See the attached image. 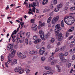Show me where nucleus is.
Masks as SVG:
<instances>
[{
  "label": "nucleus",
  "mask_w": 75,
  "mask_h": 75,
  "mask_svg": "<svg viewBox=\"0 0 75 75\" xmlns=\"http://www.w3.org/2000/svg\"><path fill=\"white\" fill-rule=\"evenodd\" d=\"M24 38H23L21 39V41L22 42H23L24 41Z\"/></svg>",
  "instance_id": "nucleus-57"
},
{
  "label": "nucleus",
  "mask_w": 75,
  "mask_h": 75,
  "mask_svg": "<svg viewBox=\"0 0 75 75\" xmlns=\"http://www.w3.org/2000/svg\"><path fill=\"white\" fill-rule=\"evenodd\" d=\"M1 61H3L4 60V57H3V56H1Z\"/></svg>",
  "instance_id": "nucleus-44"
},
{
  "label": "nucleus",
  "mask_w": 75,
  "mask_h": 75,
  "mask_svg": "<svg viewBox=\"0 0 75 75\" xmlns=\"http://www.w3.org/2000/svg\"><path fill=\"white\" fill-rule=\"evenodd\" d=\"M28 1V0H25L24 2L23 3V5L24 4H28V3H27V1Z\"/></svg>",
  "instance_id": "nucleus-48"
},
{
  "label": "nucleus",
  "mask_w": 75,
  "mask_h": 75,
  "mask_svg": "<svg viewBox=\"0 0 75 75\" xmlns=\"http://www.w3.org/2000/svg\"><path fill=\"white\" fill-rule=\"evenodd\" d=\"M39 23L40 25L41 26V27H42V26H44L45 25V23H42V21H40Z\"/></svg>",
  "instance_id": "nucleus-16"
},
{
  "label": "nucleus",
  "mask_w": 75,
  "mask_h": 75,
  "mask_svg": "<svg viewBox=\"0 0 75 75\" xmlns=\"http://www.w3.org/2000/svg\"><path fill=\"white\" fill-rule=\"evenodd\" d=\"M57 3V0H54L53 1H52L51 2V4L53 5L54 4V5H55Z\"/></svg>",
  "instance_id": "nucleus-25"
},
{
  "label": "nucleus",
  "mask_w": 75,
  "mask_h": 75,
  "mask_svg": "<svg viewBox=\"0 0 75 75\" xmlns=\"http://www.w3.org/2000/svg\"><path fill=\"white\" fill-rule=\"evenodd\" d=\"M33 31H36L37 30V26L35 24H33L32 26Z\"/></svg>",
  "instance_id": "nucleus-6"
},
{
  "label": "nucleus",
  "mask_w": 75,
  "mask_h": 75,
  "mask_svg": "<svg viewBox=\"0 0 75 75\" xmlns=\"http://www.w3.org/2000/svg\"><path fill=\"white\" fill-rule=\"evenodd\" d=\"M64 54L63 53H61L60 54L59 58L60 59H62V58H64Z\"/></svg>",
  "instance_id": "nucleus-29"
},
{
  "label": "nucleus",
  "mask_w": 75,
  "mask_h": 75,
  "mask_svg": "<svg viewBox=\"0 0 75 75\" xmlns=\"http://www.w3.org/2000/svg\"><path fill=\"white\" fill-rule=\"evenodd\" d=\"M61 26L62 27H64V21L62 20L61 22Z\"/></svg>",
  "instance_id": "nucleus-35"
},
{
  "label": "nucleus",
  "mask_w": 75,
  "mask_h": 75,
  "mask_svg": "<svg viewBox=\"0 0 75 75\" xmlns=\"http://www.w3.org/2000/svg\"><path fill=\"white\" fill-rule=\"evenodd\" d=\"M75 46V44H71L69 45L70 48H72L73 47H74Z\"/></svg>",
  "instance_id": "nucleus-42"
},
{
  "label": "nucleus",
  "mask_w": 75,
  "mask_h": 75,
  "mask_svg": "<svg viewBox=\"0 0 75 75\" xmlns=\"http://www.w3.org/2000/svg\"><path fill=\"white\" fill-rule=\"evenodd\" d=\"M54 57L53 55H52L49 57L48 60L50 62H51V61H52L54 59Z\"/></svg>",
  "instance_id": "nucleus-13"
},
{
  "label": "nucleus",
  "mask_w": 75,
  "mask_h": 75,
  "mask_svg": "<svg viewBox=\"0 0 75 75\" xmlns=\"http://www.w3.org/2000/svg\"><path fill=\"white\" fill-rule=\"evenodd\" d=\"M8 64H10L13 61V59H12V58L9 57V56H8Z\"/></svg>",
  "instance_id": "nucleus-19"
},
{
  "label": "nucleus",
  "mask_w": 75,
  "mask_h": 75,
  "mask_svg": "<svg viewBox=\"0 0 75 75\" xmlns=\"http://www.w3.org/2000/svg\"><path fill=\"white\" fill-rule=\"evenodd\" d=\"M27 57V56L25 54L23 55H22V57H21V59H23L24 58H25V57Z\"/></svg>",
  "instance_id": "nucleus-37"
},
{
  "label": "nucleus",
  "mask_w": 75,
  "mask_h": 75,
  "mask_svg": "<svg viewBox=\"0 0 75 75\" xmlns=\"http://www.w3.org/2000/svg\"><path fill=\"white\" fill-rule=\"evenodd\" d=\"M56 68L58 69V68H60V66L59 65H57L56 66Z\"/></svg>",
  "instance_id": "nucleus-54"
},
{
  "label": "nucleus",
  "mask_w": 75,
  "mask_h": 75,
  "mask_svg": "<svg viewBox=\"0 0 75 75\" xmlns=\"http://www.w3.org/2000/svg\"><path fill=\"white\" fill-rule=\"evenodd\" d=\"M13 47V46L11 44H9L7 46V50H11Z\"/></svg>",
  "instance_id": "nucleus-11"
},
{
  "label": "nucleus",
  "mask_w": 75,
  "mask_h": 75,
  "mask_svg": "<svg viewBox=\"0 0 75 75\" xmlns=\"http://www.w3.org/2000/svg\"><path fill=\"white\" fill-rule=\"evenodd\" d=\"M20 38L18 37L16 38V43H18L20 42Z\"/></svg>",
  "instance_id": "nucleus-26"
},
{
  "label": "nucleus",
  "mask_w": 75,
  "mask_h": 75,
  "mask_svg": "<svg viewBox=\"0 0 75 75\" xmlns=\"http://www.w3.org/2000/svg\"><path fill=\"white\" fill-rule=\"evenodd\" d=\"M28 52H27V51H24L23 52V54H27Z\"/></svg>",
  "instance_id": "nucleus-62"
},
{
  "label": "nucleus",
  "mask_w": 75,
  "mask_h": 75,
  "mask_svg": "<svg viewBox=\"0 0 75 75\" xmlns=\"http://www.w3.org/2000/svg\"><path fill=\"white\" fill-rule=\"evenodd\" d=\"M54 11H55V12H57V11H59V8L57 7L54 8Z\"/></svg>",
  "instance_id": "nucleus-34"
},
{
  "label": "nucleus",
  "mask_w": 75,
  "mask_h": 75,
  "mask_svg": "<svg viewBox=\"0 0 75 75\" xmlns=\"http://www.w3.org/2000/svg\"><path fill=\"white\" fill-rule=\"evenodd\" d=\"M37 39V36H34L33 37V39L34 40H36V39Z\"/></svg>",
  "instance_id": "nucleus-45"
},
{
  "label": "nucleus",
  "mask_w": 75,
  "mask_h": 75,
  "mask_svg": "<svg viewBox=\"0 0 75 75\" xmlns=\"http://www.w3.org/2000/svg\"><path fill=\"white\" fill-rule=\"evenodd\" d=\"M57 7L58 8H61L62 7V4H60L58 5Z\"/></svg>",
  "instance_id": "nucleus-38"
},
{
  "label": "nucleus",
  "mask_w": 75,
  "mask_h": 75,
  "mask_svg": "<svg viewBox=\"0 0 75 75\" xmlns=\"http://www.w3.org/2000/svg\"><path fill=\"white\" fill-rule=\"evenodd\" d=\"M24 73V69H22L21 67V69L20 70L19 73L20 74H23Z\"/></svg>",
  "instance_id": "nucleus-27"
},
{
  "label": "nucleus",
  "mask_w": 75,
  "mask_h": 75,
  "mask_svg": "<svg viewBox=\"0 0 75 75\" xmlns=\"http://www.w3.org/2000/svg\"><path fill=\"white\" fill-rule=\"evenodd\" d=\"M34 19H31V23H34Z\"/></svg>",
  "instance_id": "nucleus-55"
},
{
  "label": "nucleus",
  "mask_w": 75,
  "mask_h": 75,
  "mask_svg": "<svg viewBox=\"0 0 75 75\" xmlns=\"http://www.w3.org/2000/svg\"><path fill=\"white\" fill-rule=\"evenodd\" d=\"M16 36H13L12 37V41L13 42H14L15 41H16V38H15Z\"/></svg>",
  "instance_id": "nucleus-30"
},
{
  "label": "nucleus",
  "mask_w": 75,
  "mask_h": 75,
  "mask_svg": "<svg viewBox=\"0 0 75 75\" xmlns=\"http://www.w3.org/2000/svg\"><path fill=\"white\" fill-rule=\"evenodd\" d=\"M41 39H38L35 41L34 43L35 44H38L40 42H41Z\"/></svg>",
  "instance_id": "nucleus-17"
},
{
  "label": "nucleus",
  "mask_w": 75,
  "mask_h": 75,
  "mask_svg": "<svg viewBox=\"0 0 75 75\" xmlns=\"http://www.w3.org/2000/svg\"><path fill=\"white\" fill-rule=\"evenodd\" d=\"M45 68L46 70H50V69H51V67L47 66H46L45 67Z\"/></svg>",
  "instance_id": "nucleus-23"
},
{
  "label": "nucleus",
  "mask_w": 75,
  "mask_h": 75,
  "mask_svg": "<svg viewBox=\"0 0 75 75\" xmlns=\"http://www.w3.org/2000/svg\"><path fill=\"white\" fill-rule=\"evenodd\" d=\"M74 18L70 16H67L64 18L65 23L68 25H71L74 23Z\"/></svg>",
  "instance_id": "nucleus-1"
},
{
  "label": "nucleus",
  "mask_w": 75,
  "mask_h": 75,
  "mask_svg": "<svg viewBox=\"0 0 75 75\" xmlns=\"http://www.w3.org/2000/svg\"><path fill=\"white\" fill-rule=\"evenodd\" d=\"M61 51H64V48L63 47H62L61 48Z\"/></svg>",
  "instance_id": "nucleus-63"
},
{
  "label": "nucleus",
  "mask_w": 75,
  "mask_h": 75,
  "mask_svg": "<svg viewBox=\"0 0 75 75\" xmlns=\"http://www.w3.org/2000/svg\"><path fill=\"white\" fill-rule=\"evenodd\" d=\"M58 51H59V49L58 48H56L55 50V52H57Z\"/></svg>",
  "instance_id": "nucleus-51"
},
{
  "label": "nucleus",
  "mask_w": 75,
  "mask_h": 75,
  "mask_svg": "<svg viewBox=\"0 0 75 75\" xmlns=\"http://www.w3.org/2000/svg\"><path fill=\"white\" fill-rule=\"evenodd\" d=\"M17 55L19 58H21V57L23 55V54L20 52H18L17 53Z\"/></svg>",
  "instance_id": "nucleus-12"
},
{
  "label": "nucleus",
  "mask_w": 75,
  "mask_h": 75,
  "mask_svg": "<svg viewBox=\"0 0 75 75\" xmlns=\"http://www.w3.org/2000/svg\"><path fill=\"white\" fill-rule=\"evenodd\" d=\"M73 52H74V53L75 52V47L73 49Z\"/></svg>",
  "instance_id": "nucleus-64"
},
{
  "label": "nucleus",
  "mask_w": 75,
  "mask_h": 75,
  "mask_svg": "<svg viewBox=\"0 0 75 75\" xmlns=\"http://www.w3.org/2000/svg\"><path fill=\"white\" fill-rule=\"evenodd\" d=\"M59 16H57L54 17L53 19L57 22V21L59 20Z\"/></svg>",
  "instance_id": "nucleus-15"
},
{
  "label": "nucleus",
  "mask_w": 75,
  "mask_h": 75,
  "mask_svg": "<svg viewBox=\"0 0 75 75\" xmlns=\"http://www.w3.org/2000/svg\"><path fill=\"white\" fill-rule=\"evenodd\" d=\"M26 36L28 38H29L30 36V33L29 32H28L26 33Z\"/></svg>",
  "instance_id": "nucleus-33"
},
{
  "label": "nucleus",
  "mask_w": 75,
  "mask_h": 75,
  "mask_svg": "<svg viewBox=\"0 0 75 75\" xmlns=\"http://www.w3.org/2000/svg\"><path fill=\"white\" fill-rule=\"evenodd\" d=\"M68 52H65L64 54V55L65 56H67V55H68Z\"/></svg>",
  "instance_id": "nucleus-58"
},
{
  "label": "nucleus",
  "mask_w": 75,
  "mask_h": 75,
  "mask_svg": "<svg viewBox=\"0 0 75 75\" xmlns=\"http://www.w3.org/2000/svg\"><path fill=\"white\" fill-rule=\"evenodd\" d=\"M52 19V17L51 16H50L47 20V23H49L51 21V19Z\"/></svg>",
  "instance_id": "nucleus-28"
},
{
  "label": "nucleus",
  "mask_w": 75,
  "mask_h": 75,
  "mask_svg": "<svg viewBox=\"0 0 75 75\" xmlns=\"http://www.w3.org/2000/svg\"><path fill=\"white\" fill-rule=\"evenodd\" d=\"M25 41L26 45H28V39L27 38H26Z\"/></svg>",
  "instance_id": "nucleus-40"
},
{
  "label": "nucleus",
  "mask_w": 75,
  "mask_h": 75,
  "mask_svg": "<svg viewBox=\"0 0 75 75\" xmlns=\"http://www.w3.org/2000/svg\"><path fill=\"white\" fill-rule=\"evenodd\" d=\"M45 51V49L44 47H42L40 49L39 51V54L40 55H43Z\"/></svg>",
  "instance_id": "nucleus-4"
},
{
  "label": "nucleus",
  "mask_w": 75,
  "mask_h": 75,
  "mask_svg": "<svg viewBox=\"0 0 75 75\" xmlns=\"http://www.w3.org/2000/svg\"><path fill=\"white\" fill-rule=\"evenodd\" d=\"M17 63V59H15L11 63V66H13V65H14L15 64H16Z\"/></svg>",
  "instance_id": "nucleus-10"
},
{
  "label": "nucleus",
  "mask_w": 75,
  "mask_h": 75,
  "mask_svg": "<svg viewBox=\"0 0 75 75\" xmlns=\"http://www.w3.org/2000/svg\"><path fill=\"white\" fill-rule=\"evenodd\" d=\"M48 0H43L42 2V5H45L48 3Z\"/></svg>",
  "instance_id": "nucleus-22"
},
{
  "label": "nucleus",
  "mask_w": 75,
  "mask_h": 75,
  "mask_svg": "<svg viewBox=\"0 0 75 75\" xmlns=\"http://www.w3.org/2000/svg\"><path fill=\"white\" fill-rule=\"evenodd\" d=\"M62 35L61 33H59L57 35H56V39L57 40H59V39H61V37H62Z\"/></svg>",
  "instance_id": "nucleus-7"
},
{
  "label": "nucleus",
  "mask_w": 75,
  "mask_h": 75,
  "mask_svg": "<svg viewBox=\"0 0 75 75\" xmlns=\"http://www.w3.org/2000/svg\"><path fill=\"white\" fill-rule=\"evenodd\" d=\"M71 10L73 11V10H75V7H71L70 8Z\"/></svg>",
  "instance_id": "nucleus-46"
},
{
  "label": "nucleus",
  "mask_w": 75,
  "mask_h": 75,
  "mask_svg": "<svg viewBox=\"0 0 75 75\" xmlns=\"http://www.w3.org/2000/svg\"><path fill=\"white\" fill-rule=\"evenodd\" d=\"M30 70L29 69H28L27 71L26 72V74H28V73L30 72Z\"/></svg>",
  "instance_id": "nucleus-59"
},
{
  "label": "nucleus",
  "mask_w": 75,
  "mask_h": 75,
  "mask_svg": "<svg viewBox=\"0 0 75 75\" xmlns=\"http://www.w3.org/2000/svg\"><path fill=\"white\" fill-rule=\"evenodd\" d=\"M60 24H57L56 25H55V27L56 29H59V30H61V27H60Z\"/></svg>",
  "instance_id": "nucleus-14"
},
{
  "label": "nucleus",
  "mask_w": 75,
  "mask_h": 75,
  "mask_svg": "<svg viewBox=\"0 0 75 75\" xmlns=\"http://www.w3.org/2000/svg\"><path fill=\"white\" fill-rule=\"evenodd\" d=\"M68 65V67L69 68L70 67H71V63H69Z\"/></svg>",
  "instance_id": "nucleus-50"
},
{
  "label": "nucleus",
  "mask_w": 75,
  "mask_h": 75,
  "mask_svg": "<svg viewBox=\"0 0 75 75\" xmlns=\"http://www.w3.org/2000/svg\"><path fill=\"white\" fill-rule=\"evenodd\" d=\"M69 2H67L66 4V6H69Z\"/></svg>",
  "instance_id": "nucleus-61"
},
{
  "label": "nucleus",
  "mask_w": 75,
  "mask_h": 75,
  "mask_svg": "<svg viewBox=\"0 0 75 75\" xmlns=\"http://www.w3.org/2000/svg\"><path fill=\"white\" fill-rule=\"evenodd\" d=\"M39 34H40V37L42 40H45L47 38V36H44V33L41 30H40L39 31Z\"/></svg>",
  "instance_id": "nucleus-2"
},
{
  "label": "nucleus",
  "mask_w": 75,
  "mask_h": 75,
  "mask_svg": "<svg viewBox=\"0 0 75 75\" xmlns=\"http://www.w3.org/2000/svg\"><path fill=\"white\" fill-rule=\"evenodd\" d=\"M55 35H57V34H59V30L57 29H55Z\"/></svg>",
  "instance_id": "nucleus-21"
},
{
  "label": "nucleus",
  "mask_w": 75,
  "mask_h": 75,
  "mask_svg": "<svg viewBox=\"0 0 75 75\" xmlns=\"http://www.w3.org/2000/svg\"><path fill=\"white\" fill-rule=\"evenodd\" d=\"M45 59V58L44 57H42L41 58V60L42 61H44Z\"/></svg>",
  "instance_id": "nucleus-47"
},
{
  "label": "nucleus",
  "mask_w": 75,
  "mask_h": 75,
  "mask_svg": "<svg viewBox=\"0 0 75 75\" xmlns=\"http://www.w3.org/2000/svg\"><path fill=\"white\" fill-rule=\"evenodd\" d=\"M56 62H57V60H54L51 62V64L52 65H54L56 64Z\"/></svg>",
  "instance_id": "nucleus-20"
},
{
  "label": "nucleus",
  "mask_w": 75,
  "mask_h": 75,
  "mask_svg": "<svg viewBox=\"0 0 75 75\" xmlns=\"http://www.w3.org/2000/svg\"><path fill=\"white\" fill-rule=\"evenodd\" d=\"M14 54L12 53H11V54H10L8 56H9V57L10 58V57H11V58H13V57H14Z\"/></svg>",
  "instance_id": "nucleus-31"
},
{
  "label": "nucleus",
  "mask_w": 75,
  "mask_h": 75,
  "mask_svg": "<svg viewBox=\"0 0 75 75\" xmlns=\"http://www.w3.org/2000/svg\"><path fill=\"white\" fill-rule=\"evenodd\" d=\"M29 53L30 54H31V55H35L38 54V52H37V51H35L32 50L30 51L29 52Z\"/></svg>",
  "instance_id": "nucleus-9"
},
{
  "label": "nucleus",
  "mask_w": 75,
  "mask_h": 75,
  "mask_svg": "<svg viewBox=\"0 0 75 75\" xmlns=\"http://www.w3.org/2000/svg\"><path fill=\"white\" fill-rule=\"evenodd\" d=\"M55 41V39L54 38H52L50 40V42L51 43H53Z\"/></svg>",
  "instance_id": "nucleus-39"
},
{
  "label": "nucleus",
  "mask_w": 75,
  "mask_h": 75,
  "mask_svg": "<svg viewBox=\"0 0 75 75\" xmlns=\"http://www.w3.org/2000/svg\"><path fill=\"white\" fill-rule=\"evenodd\" d=\"M36 13H39V11H38V9L37 8L36 9Z\"/></svg>",
  "instance_id": "nucleus-56"
},
{
  "label": "nucleus",
  "mask_w": 75,
  "mask_h": 75,
  "mask_svg": "<svg viewBox=\"0 0 75 75\" xmlns=\"http://www.w3.org/2000/svg\"><path fill=\"white\" fill-rule=\"evenodd\" d=\"M54 73V72L51 71H47L46 74H51L50 75H52Z\"/></svg>",
  "instance_id": "nucleus-18"
},
{
  "label": "nucleus",
  "mask_w": 75,
  "mask_h": 75,
  "mask_svg": "<svg viewBox=\"0 0 75 75\" xmlns=\"http://www.w3.org/2000/svg\"><path fill=\"white\" fill-rule=\"evenodd\" d=\"M20 24L21 26V28H23V27H24V26L23 25H24V22H21Z\"/></svg>",
  "instance_id": "nucleus-41"
},
{
  "label": "nucleus",
  "mask_w": 75,
  "mask_h": 75,
  "mask_svg": "<svg viewBox=\"0 0 75 75\" xmlns=\"http://www.w3.org/2000/svg\"><path fill=\"white\" fill-rule=\"evenodd\" d=\"M61 68L60 67L58 69V72H61Z\"/></svg>",
  "instance_id": "nucleus-60"
},
{
  "label": "nucleus",
  "mask_w": 75,
  "mask_h": 75,
  "mask_svg": "<svg viewBox=\"0 0 75 75\" xmlns=\"http://www.w3.org/2000/svg\"><path fill=\"white\" fill-rule=\"evenodd\" d=\"M40 46L39 45H36V48L37 49H40Z\"/></svg>",
  "instance_id": "nucleus-43"
},
{
  "label": "nucleus",
  "mask_w": 75,
  "mask_h": 75,
  "mask_svg": "<svg viewBox=\"0 0 75 75\" xmlns=\"http://www.w3.org/2000/svg\"><path fill=\"white\" fill-rule=\"evenodd\" d=\"M21 69V67H18L14 69V71L16 72H18Z\"/></svg>",
  "instance_id": "nucleus-8"
},
{
  "label": "nucleus",
  "mask_w": 75,
  "mask_h": 75,
  "mask_svg": "<svg viewBox=\"0 0 75 75\" xmlns=\"http://www.w3.org/2000/svg\"><path fill=\"white\" fill-rule=\"evenodd\" d=\"M16 51L14 49H11V54H15L16 53Z\"/></svg>",
  "instance_id": "nucleus-24"
},
{
  "label": "nucleus",
  "mask_w": 75,
  "mask_h": 75,
  "mask_svg": "<svg viewBox=\"0 0 75 75\" xmlns=\"http://www.w3.org/2000/svg\"><path fill=\"white\" fill-rule=\"evenodd\" d=\"M50 10L49 9H45L43 11V13H45V12H48V11H50Z\"/></svg>",
  "instance_id": "nucleus-32"
},
{
  "label": "nucleus",
  "mask_w": 75,
  "mask_h": 75,
  "mask_svg": "<svg viewBox=\"0 0 75 75\" xmlns=\"http://www.w3.org/2000/svg\"><path fill=\"white\" fill-rule=\"evenodd\" d=\"M31 7H33V8H32V9L31 8L29 9V10L30 11L28 12V14H33V13H32V12H34V13H35V8L34 7V6L33 5V4H31Z\"/></svg>",
  "instance_id": "nucleus-3"
},
{
  "label": "nucleus",
  "mask_w": 75,
  "mask_h": 75,
  "mask_svg": "<svg viewBox=\"0 0 75 75\" xmlns=\"http://www.w3.org/2000/svg\"><path fill=\"white\" fill-rule=\"evenodd\" d=\"M68 9V7H65L64 8V10H67Z\"/></svg>",
  "instance_id": "nucleus-53"
},
{
  "label": "nucleus",
  "mask_w": 75,
  "mask_h": 75,
  "mask_svg": "<svg viewBox=\"0 0 75 75\" xmlns=\"http://www.w3.org/2000/svg\"><path fill=\"white\" fill-rule=\"evenodd\" d=\"M69 35V33L68 32H67L66 34V36L67 37H68Z\"/></svg>",
  "instance_id": "nucleus-52"
},
{
  "label": "nucleus",
  "mask_w": 75,
  "mask_h": 75,
  "mask_svg": "<svg viewBox=\"0 0 75 75\" xmlns=\"http://www.w3.org/2000/svg\"><path fill=\"white\" fill-rule=\"evenodd\" d=\"M20 25H19V27L17 28V30H15L13 31V32L12 33V34L11 35V38L12 36L14 35V34H17V32L18 31V30H19L18 29H19V28H20Z\"/></svg>",
  "instance_id": "nucleus-5"
},
{
  "label": "nucleus",
  "mask_w": 75,
  "mask_h": 75,
  "mask_svg": "<svg viewBox=\"0 0 75 75\" xmlns=\"http://www.w3.org/2000/svg\"><path fill=\"white\" fill-rule=\"evenodd\" d=\"M56 23H57L56 21H54V20L53 19L52 21V24H55Z\"/></svg>",
  "instance_id": "nucleus-36"
},
{
  "label": "nucleus",
  "mask_w": 75,
  "mask_h": 75,
  "mask_svg": "<svg viewBox=\"0 0 75 75\" xmlns=\"http://www.w3.org/2000/svg\"><path fill=\"white\" fill-rule=\"evenodd\" d=\"M75 59V55L73 56L72 57V60H74Z\"/></svg>",
  "instance_id": "nucleus-49"
}]
</instances>
